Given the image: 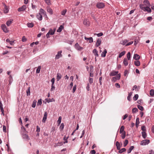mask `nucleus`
I'll list each match as a JSON object with an SVG mask.
<instances>
[{
  "instance_id": "nucleus-1",
  "label": "nucleus",
  "mask_w": 154,
  "mask_h": 154,
  "mask_svg": "<svg viewBox=\"0 0 154 154\" xmlns=\"http://www.w3.org/2000/svg\"><path fill=\"white\" fill-rule=\"evenodd\" d=\"M42 14L46 15L45 11L42 9L41 8L39 12V13L36 15V17L39 20H41L42 19Z\"/></svg>"
},
{
  "instance_id": "nucleus-2",
  "label": "nucleus",
  "mask_w": 154,
  "mask_h": 154,
  "mask_svg": "<svg viewBox=\"0 0 154 154\" xmlns=\"http://www.w3.org/2000/svg\"><path fill=\"white\" fill-rule=\"evenodd\" d=\"M104 4L103 2H99L97 3L96 7L100 9L105 7Z\"/></svg>"
},
{
  "instance_id": "nucleus-3",
  "label": "nucleus",
  "mask_w": 154,
  "mask_h": 154,
  "mask_svg": "<svg viewBox=\"0 0 154 154\" xmlns=\"http://www.w3.org/2000/svg\"><path fill=\"white\" fill-rule=\"evenodd\" d=\"M21 135L23 139L26 140H29L30 138L27 134L25 133Z\"/></svg>"
},
{
  "instance_id": "nucleus-4",
  "label": "nucleus",
  "mask_w": 154,
  "mask_h": 154,
  "mask_svg": "<svg viewBox=\"0 0 154 154\" xmlns=\"http://www.w3.org/2000/svg\"><path fill=\"white\" fill-rule=\"evenodd\" d=\"M1 27L3 32L5 33H7L8 32V29L5 25H2L1 26Z\"/></svg>"
},
{
  "instance_id": "nucleus-5",
  "label": "nucleus",
  "mask_w": 154,
  "mask_h": 154,
  "mask_svg": "<svg viewBox=\"0 0 154 154\" xmlns=\"http://www.w3.org/2000/svg\"><path fill=\"white\" fill-rule=\"evenodd\" d=\"M149 140H144L141 141L140 144L141 145H145L149 144Z\"/></svg>"
},
{
  "instance_id": "nucleus-6",
  "label": "nucleus",
  "mask_w": 154,
  "mask_h": 154,
  "mask_svg": "<svg viewBox=\"0 0 154 154\" xmlns=\"http://www.w3.org/2000/svg\"><path fill=\"white\" fill-rule=\"evenodd\" d=\"M21 129L20 132L21 135L28 132L27 131H26L25 128L23 125H21Z\"/></svg>"
},
{
  "instance_id": "nucleus-7",
  "label": "nucleus",
  "mask_w": 154,
  "mask_h": 154,
  "mask_svg": "<svg viewBox=\"0 0 154 154\" xmlns=\"http://www.w3.org/2000/svg\"><path fill=\"white\" fill-rule=\"evenodd\" d=\"M75 47L76 50L78 51H81L83 49V48L80 47L78 43L75 44Z\"/></svg>"
},
{
  "instance_id": "nucleus-8",
  "label": "nucleus",
  "mask_w": 154,
  "mask_h": 154,
  "mask_svg": "<svg viewBox=\"0 0 154 154\" xmlns=\"http://www.w3.org/2000/svg\"><path fill=\"white\" fill-rule=\"evenodd\" d=\"M62 52V51H60L58 52L57 54L55 56V59H58L60 57L62 56V55L61 54Z\"/></svg>"
},
{
  "instance_id": "nucleus-9",
  "label": "nucleus",
  "mask_w": 154,
  "mask_h": 154,
  "mask_svg": "<svg viewBox=\"0 0 154 154\" xmlns=\"http://www.w3.org/2000/svg\"><path fill=\"white\" fill-rule=\"evenodd\" d=\"M26 8V6L25 5H23L21 7L19 8L18 9V11H21L25 10Z\"/></svg>"
},
{
  "instance_id": "nucleus-10",
  "label": "nucleus",
  "mask_w": 154,
  "mask_h": 154,
  "mask_svg": "<svg viewBox=\"0 0 154 154\" xmlns=\"http://www.w3.org/2000/svg\"><path fill=\"white\" fill-rule=\"evenodd\" d=\"M47 115H48V113H47V112H45L44 115L43 117V118L42 121L43 122H44V123L45 122L46 119H47Z\"/></svg>"
},
{
  "instance_id": "nucleus-11",
  "label": "nucleus",
  "mask_w": 154,
  "mask_h": 154,
  "mask_svg": "<svg viewBox=\"0 0 154 154\" xmlns=\"http://www.w3.org/2000/svg\"><path fill=\"white\" fill-rule=\"evenodd\" d=\"M93 67L92 66H91L90 67V73L89 75H90V76L91 77H93L94 76V74L92 72L93 70Z\"/></svg>"
},
{
  "instance_id": "nucleus-12",
  "label": "nucleus",
  "mask_w": 154,
  "mask_h": 154,
  "mask_svg": "<svg viewBox=\"0 0 154 154\" xmlns=\"http://www.w3.org/2000/svg\"><path fill=\"white\" fill-rule=\"evenodd\" d=\"M149 7L150 6H146L145 7L143 11H147L149 13H150L151 12V10L149 8Z\"/></svg>"
},
{
  "instance_id": "nucleus-13",
  "label": "nucleus",
  "mask_w": 154,
  "mask_h": 154,
  "mask_svg": "<svg viewBox=\"0 0 154 154\" xmlns=\"http://www.w3.org/2000/svg\"><path fill=\"white\" fill-rule=\"evenodd\" d=\"M119 72L118 71H112L109 74L110 76H113L116 75Z\"/></svg>"
},
{
  "instance_id": "nucleus-14",
  "label": "nucleus",
  "mask_w": 154,
  "mask_h": 154,
  "mask_svg": "<svg viewBox=\"0 0 154 154\" xmlns=\"http://www.w3.org/2000/svg\"><path fill=\"white\" fill-rule=\"evenodd\" d=\"M123 63L125 66H128V60L127 59V58H124Z\"/></svg>"
},
{
  "instance_id": "nucleus-15",
  "label": "nucleus",
  "mask_w": 154,
  "mask_h": 154,
  "mask_svg": "<svg viewBox=\"0 0 154 154\" xmlns=\"http://www.w3.org/2000/svg\"><path fill=\"white\" fill-rule=\"evenodd\" d=\"M140 56L137 54H135L134 55L133 58L136 60H138L140 59Z\"/></svg>"
},
{
  "instance_id": "nucleus-16",
  "label": "nucleus",
  "mask_w": 154,
  "mask_h": 154,
  "mask_svg": "<svg viewBox=\"0 0 154 154\" xmlns=\"http://www.w3.org/2000/svg\"><path fill=\"white\" fill-rule=\"evenodd\" d=\"M85 39L87 40H89V42L91 43L93 42V39L92 37H90L89 38H87L85 36L84 37Z\"/></svg>"
},
{
  "instance_id": "nucleus-17",
  "label": "nucleus",
  "mask_w": 154,
  "mask_h": 154,
  "mask_svg": "<svg viewBox=\"0 0 154 154\" xmlns=\"http://www.w3.org/2000/svg\"><path fill=\"white\" fill-rule=\"evenodd\" d=\"M143 2L146 6H150V5L148 0H144Z\"/></svg>"
},
{
  "instance_id": "nucleus-18",
  "label": "nucleus",
  "mask_w": 154,
  "mask_h": 154,
  "mask_svg": "<svg viewBox=\"0 0 154 154\" xmlns=\"http://www.w3.org/2000/svg\"><path fill=\"white\" fill-rule=\"evenodd\" d=\"M83 23L86 26H89V22L88 20L86 19H85L84 20Z\"/></svg>"
},
{
  "instance_id": "nucleus-19",
  "label": "nucleus",
  "mask_w": 154,
  "mask_h": 154,
  "mask_svg": "<svg viewBox=\"0 0 154 154\" xmlns=\"http://www.w3.org/2000/svg\"><path fill=\"white\" fill-rule=\"evenodd\" d=\"M55 29H54V30H52V29H50L49 32L48 33H50L51 35H53L54 34V32L55 31Z\"/></svg>"
},
{
  "instance_id": "nucleus-20",
  "label": "nucleus",
  "mask_w": 154,
  "mask_h": 154,
  "mask_svg": "<svg viewBox=\"0 0 154 154\" xmlns=\"http://www.w3.org/2000/svg\"><path fill=\"white\" fill-rule=\"evenodd\" d=\"M101 43V40L100 39H98L97 41L96 46L98 47L100 45Z\"/></svg>"
},
{
  "instance_id": "nucleus-21",
  "label": "nucleus",
  "mask_w": 154,
  "mask_h": 154,
  "mask_svg": "<svg viewBox=\"0 0 154 154\" xmlns=\"http://www.w3.org/2000/svg\"><path fill=\"white\" fill-rule=\"evenodd\" d=\"M116 146L117 147V148L118 150H120L121 148V145L119 142L118 141H117L116 143Z\"/></svg>"
},
{
  "instance_id": "nucleus-22",
  "label": "nucleus",
  "mask_w": 154,
  "mask_h": 154,
  "mask_svg": "<svg viewBox=\"0 0 154 154\" xmlns=\"http://www.w3.org/2000/svg\"><path fill=\"white\" fill-rule=\"evenodd\" d=\"M107 53V51L106 49H105L103 52L101 54V56L102 57H105L106 56V54Z\"/></svg>"
},
{
  "instance_id": "nucleus-23",
  "label": "nucleus",
  "mask_w": 154,
  "mask_h": 154,
  "mask_svg": "<svg viewBox=\"0 0 154 154\" xmlns=\"http://www.w3.org/2000/svg\"><path fill=\"white\" fill-rule=\"evenodd\" d=\"M93 52L94 55L96 57H98L99 56L98 54V51L95 49H94L93 51Z\"/></svg>"
},
{
  "instance_id": "nucleus-24",
  "label": "nucleus",
  "mask_w": 154,
  "mask_h": 154,
  "mask_svg": "<svg viewBox=\"0 0 154 154\" xmlns=\"http://www.w3.org/2000/svg\"><path fill=\"white\" fill-rule=\"evenodd\" d=\"M63 26L62 25H60V26L59 27L58 29L57 30V32H60L63 29Z\"/></svg>"
},
{
  "instance_id": "nucleus-25",
  "label": "nucleus",
  "mask_w": 154,
  "mask_h": 154,
  "mask_svg": "<svg viewBox=\"0 0 154 154\" xmlns=\"http://www.w3.org/2000/svg\"><path fill=\"white\" fill-rule=\"evenodd\" d=\"M132 92H130L128 94V96L127 97V99L129 101H130L131 100V97L132 95Z\"/></svg>"
},
{
  "instance_id": "nucleus-26",
  "label": "nucleus",
  "mask_w": 154,
  "mask_h": 154,
  "mask_svg": "<svg viewBox=\"0 0 154 154\" xmlns=\"http://www.w3.org/2000/svg\"><path fill=\"white\" fill-rule=\"evenodd\" d=\"M143 138L144 139L147 136V134L146 132L142 131L141 132Z\"/></svg>"
},
{
  "instance_id": "nucleus-27",
  "label": "nucleus",
  "mask_w": 154,
  "mask_h": 154,
  "mask_svg": "<svg viewBox=\"0 0 154 154\" xmlns=\"http://www.w3.org/2000/svg\"><path fill=\"white\" fill-rule=\"evenodd\" d=\"M13 20H10L6 22V24L8 26H9L12 23Z\"/></svg>"
},
{
  "instance_id": "nucleus-28",
  "label": "nucleus",
  "mask_w": 154,
  "mask_h": 154,
  "mask_svg": "<svg viewBox=\"0 0 154 154\" xmlns=\"http://www.w3.org/2000/svg\"><path fill=\"white\" fill-rule=\"evenodd\" d=\"M125 129V127L124 126H122L120 129L119 132L120 133H122V132H123L124 131H125L124 130Z\"/></svg>"
},
{
  "instance_id": "nucleus-29",
  "label": "nucleus",
  "mask_w": 154,
  "mask_h": 154,
  "mask_svg": "<svg viewBox=\"0 0 154 154\" xmlns=\"http://www.w3.org/2000/svg\"><path fill=\"white\" fill-rule=\"evenodd\" d=\"M134 64L137 66H139L140 65V62L138 60H136L134 61Z\"/></svg>"
},
{
  "instance_id": "nucleus-30",
  "label": "nucleus",
  "mask_w": 154,
  "mask_h": 154,
  "mask_svg": "<svg viewBox=\"0 0 154 154\" xmlns=\"http://www.w3.org/2000/svg\"><path fill=\"white\" fill-rule=\"evenodd\" d=\"M63 144V143L62 142H58L54 146L55 147H56L57 146H60L62 145Z\"/></svg>"
},
{
  "instance_id": "nucleus-31",
  "label": "nucleus",
  "mask_w": 154,
  "mask_h": 154,
  "mask_svg": "<svg viewBox=\"0 0 154 154\" xmlns=\"http://www.w3.org/2000/svg\"><path fill=\"white\" fill-rule=\"evenodd\" d=\"M134 146H131L130 147L129 149L127 150V152L128 153H130L131 151L134 148Z\"/></svg>"
},
{
  "instance_id": "nucleus-32",
  "label": "nucleus",
  "mask_w": 154,
  "mask_h": 154,
  "mask_svg": "<svg viewBox=\"0 0 154 154\" xmlns=\"http://www.w3.org/2000/svg\"><path fill=\"white\" fill-rule=\"evenodd\" d=\"M4 12L5 13H7L8 11V9L7 6L5 5H4Z\"/></svg>"
},
{
  "instance_id": "nucleus-33",
  "label": "nucleus",
  "mask_w": 154,
  "mask_h": 154,
  "mask_svg": "<svg viewBox=\"0 0 154 154\" xmlns=\"http://www.w3.org/2000/svg\"><path fill=\"white\" fill-rule=\"evenodd\" d=\"M140 123L139 122V119L138 118H137L136 119V126L137 127L138 125Z\"/></svg>"
},
{
  "instance_id": "nucleus-34",
  "label": "nucleus",
  "mask_w": 154,
  "mask_h": 154,
  "mask_svg": "<svg viewBox=\"0 0 154 154\" xmlns=\"http://www.w3.org/2000/svg\"><path fill=\"white\" fill-rule=\"evenodd\" d=\"M30 87H29L26 91V95L27 96L30 95Z\"/></svg>"
},
{
  "instance_id": "nucleus-35",
  "label": "nucleus",
  "mask_w": 154,
  "mask_h": 154,
  "mask_svg": "<svg viewBox=\"0 0 154 154\" xmlns=\"http://www.w3.org/2000/svg\"><path fill=\"white\" fill-rule=\"evenodd\" d=\"M27 26L30 28L34 26V24L32 23H28L27 24Z\"/></svg>"
},
{
  "instance_id": "nucleus-36",
  "label": "nucleus",
  "mask_w": 154,
  "mask_h": 154,
  "mask_svg": "<svg viewBox=\"0 0 154 154\" xmlns=\"http://www.w3.org/2000/svg\"><path fill=\"white\" fill-rule=\"evenodd\" d=\"M125 51H123L122 52L119 54V57L120 58L121 57L125 55Z\"/></svg>"
},
{
  "instance_id": "nucleus-37",
  "label": "nucleus",
  "mask_w": 154,
  "mask_h": 154,
  "mask_svg": "<svg viewBox=\"0 0 154 154\" xmlns=\"http://www.w3.org/2000/svg\"><path fill=\"white\" fill-rule=\"evenodd\" d=\"M121 135V137L122 139H124L126 136V132L125 131H124L123 132H122Z\"/></svg>"
},
{
  "instance_id": "nucleus-38",
  "label": "nucleus",
  "mask_w": 154,
  "mask_h": 154,
  "mask_svg": "<svg viewBox=\"0 0 154 154\" xmlns=\"http://www.w3.org/2000/svg\"><path fill=\"white\" fill-rule=\"evenodd\" d=\"M119 150V153H122L123 152H125L126 151V149L125 148H123L122 149H120V150Z\"/></svg>"
},
{
  "instance_id": "nucleus-39",
  "label": "nucleus",
  "mask_w": 154,
  "mask_h": 154,
  "mask_svg": "<svg viewBox=\"0 0 154 154\" xmlns=\"http://www.w3.org/2000/svg\"><path fill=\"white\" fill-rule=\"evenodd\" d=\"M69 137H66V136H65L63 137V140L65 141L63 143L65 144V143H68L67 139H68Z\"/></svg>"
},
{
  "instance_id": "nucleus-40",
  "label": "nucleus",
  "mask_w": 154,
  "mask_h": 154,
  "mask_svg": "<svg viewBox=\"0 0 154 154\" xmlns=\"http://www.w3.org/2000/svg\"><path fill=\"white\" fill-rule=\"evenodd\" d=\"M131 53L130 52H128L127 54V59L129 60H130L131 58Z\"/></svg>"
},
{
  "instance_id": "nucleus-41",
  "label": "nucleus",
  "mask_w": 154,
  "mask_h": 154,
  "mask_svg": "<svg viewBox=\"0 0 154 154\" xmlns=\"http://www.w3.org/2000/svg\"><path fill=\"white\" fill-rule=\"evenodd\" d=\"M138 98V95L137 94H135L133 97V99L134 101L137 100Z\"/></svg>"
},
{
  "instance_id": "nucleus-42",
  "label": "nucleus",
  "mask_w": 154,
  "mask_h": 154,
  "mask_svg": "<svg viewBox=\"0 0 154 154\" xmlns=\"http://www.w3.org/2000/svg\"><path fill=\"white\" fill-rule=\"evenodd\" d=\"M61 75L59 73L57 74V81H59L61 78Z\"/></svg>"
},
{
  "instance_id": "nucleus-43",
  "label": "nucleus",
  "mask_w": 154,
  "mask_h": 154,
  "mask_svg": "<svg viewBox=\"0 0 154 154\" xmlns=\"http://www.w3.org/2000/svg\"><path fill=\"white\" fill-rule=\"evenodd\" d=\"M36 102H37V101L35 100H34L33 101L32 104V107L35 108V107Z\"/></svg>"
},
{
  "instance_id": "nucleus-44",
  "label": "nucleus",
  "mask_w": 154,
  "mask_h": 154,
  "mask_svg": "<svg viewBox=\"0 0 154 154\" xmlns=\"http://www.w3.org/2000/svg\"><path fill=\"white\" fill-rule=\"evenodd\" d=\"M47 11L49 13L51 14H52L53 13L52 10V9H51L49 7L47 8Z\"/></svg>"
},
{
  "instance_id": "nucleus-45",
  "label": "nucleus",
  "mask_w": 154,
  "mask_h": 154,
  "mask_svg": "<svg viewBox=\"0 0 154 154\" xmlns=\"http://www.w3.org/2000/svg\"><path fill=\"white\" fill-rule=\"evenodd\" d=\"M0 109H1L2 112H4V110L3 108L2 107V104L1 101H0Z\"/></svg>"
},
{
  "instance_id": "nucleus-46",
  "label": "nucleus",
  "mask_w": 154,
  "mask_h": 154,
  "mask_svg": "<svg viewBox=\"0 0 154 154\" xmlns=\"http://www.w3.org/2000/svg\"><path fill=\"white\" fill-rule=\"evenodd\" d=\"M150 95L151 96L154 95V90L153 89H151L150 91Z\"/></svg>"
},
{
  "instance_id": "nucleus-47",
  "label": "nucleus",
  "mask_w": 154,
  "mask_h": 154,
  "mask_svg": "<svg viewBox=\"0 0 154 154\" xmlns=\"http://www.w3.org/2000/svg\"><path fill=\"white\" fill-rule=\"evenodd\" d=\"M138 111V109L136 108H134L132 109V112L133 113H136Z\"/></svg>"
},
{
  "instance_id": "nucleus-48",
  "label": "nucleus",
  "mask_w": 154,
  "mask_h": 154,
  "mask_svg": "<svg viewBox=\"0 0 154 154\" xmlns=\"http://www.w3.org/2000/svg\"><path fill=\"white\" fill-rule=\"evenodd\" d=\"M6 42H9L10 45H13L14 41H10L9 39H7L6 40Z\"/></svg>"
},
{
  "instance_id": "nucleus-49",
  "label": "nucleus",
  "mask_w": 154,
  "mask_h": 154,
  "mask_svg": "<svg viewBox=\"0 0 154 154\" xmlns=\"http://www.w3.org/2000/svg\"><path fill=\"white\" fill-rule=\"evenodd\" d=\"M141 129L142 131L146 132V127L145 126L143 125L141 127Z\"/></svg>"
},
{
  "instance_id": "nucleus-50",
  "label": "nucleus",
  "mask_w": 154,
  "mask_h": 154,
  "mask_svg": "<svg viewBox=\"0 0 154 154\" xmlns=\"http://www.w3.org/2000/svg\"><path fill=\"white\" fill-rule=\"evenodd\" d=\"M41 69V66H38V68L36 69V72L37 73H38L40 72Z\"/></svg>"
},
{
  "instance_id": "nucleus-51",
  "label": "nucleus",
  "mask_w": 154,
  "mask_h": 154,
  "mask_svg": "<svg viewBox=\"0 0 154 154\" xmlns=\"http://www.w3.org/2000/svg\"><path fill=\"white\" fill-rule=\"evenodd\" d=\"M137 107L141 111H143V107L141 106L140 105H137Z\"/></svg>"
},
{
  "instance_id": "nucleus-52",
  "label": "nucleus",
  "mask_w": 154,
  "mask_h": 154,
  "mask_svg": "<svg viewBox=\"0 0 154 154\" xmlns=\"http://www.w3.org/2000/svg\"><path fill=\"white\" fill-rule=\"evenodd\" d=\"M128 41L127 40H125L123 41H122V43H121V44L123 45H126V43L128 42Z\"/></svg>"
},
{
  "instance_id": "nucleus-53",
  "label": "nucleus",
  "mask_w": 154,
  "mask_h": 154,
  "mask_svg": "<svg viewBox=\"0 0 154 154\" xmlns=\"http://www.w3.org/2000/svg\"><path fill=\"white\" fill-rule=\"evenodd\" d=\"M61 119H62V117L61 116H60L59 117L57 121V123H58V124L59 125H60L61 123Z\"/></svg>"
},
{
  "instance_id": "nucleus-54",
  "label": "nucleus",
  "mask_w": 154,
  "mask_h": 154,
  "mask_svg": "<svg viewBox=\"0 0 154 154\" xmlns=\"http://www.w3.org/2000/svg\"><path fill=\"white\" fill-rule=\"evenodd\" d=\"M128 143V140H126L124 143V146L125 147L126 146Z\"/></svg>"
},
{
  "instance_id": "nucleus-55",
  "label": "nucleus",
  "mask_w": 154,
  "mask_h": 154,
  "mask_svg": "<svg viewBox=\"0 0 154 154\" xmlns=\"http://www.w3.org/2000/svg\"><path fill=\"white\" fill-rule=\"evenodd\" d=\"M94 35H97L98 37H100L102 36L103 35V33L102 32H100L98 34L94 33Z\"/></svg>"
},
{
  "instance_id": "nucleus-56",
  "label": "nucleus",
  "mask_w": 154,
  "mask_h": 154,
  "mask_svg": "<svg viewBox=\"0 0 154 154\" xmlns=\"http://www.w3.org/2000/svg\"><path fill=\"white\" fill-rule=\"evenodd\" d=\"M89 82L90 84H91L93 82V79L92 78L89 77Z\"/></svg>"
},
{
  "instance_id": "nucleus-57",
  "label": "nucleus",
  "mask_w": 154,
  "mask_h": 154,
  "mask_svg": "<svg viewBox=\"0 0 154 154\" xmlns=\"http://www.w3.org/2000/svg\"><path fill=\"white\" fill-rule=\"evenodd\" d=\"M67 11L66 9L63 10L61 12V14L63 15H65Z\"/></svg>"
},
{
  "instance_id": "nucleus-58",
  "label": "nucleus",
  "mask_w": 154,
  "mask_h": 154,
  "mask_svg": "<svg viewBox=\"0 0 154 154\" xmlns=\"http://www.w3.org/2000/svg\"><path fill=\"white\" fill-rule=\"evenodd\" d=\"M42 104V99H40L38 100L37 105H41Z\"/></svg>"
},
{
  "instance_id": "nucleus-59",
  "label": "nucleus",
  "mask_w": 154,
  "mask_h": 154,
  "mask_svg": "<svg viewBox=\"0 0 154 154\" xmlns=\"http://www.w3.org/2000/svg\"><path fill=\"white\" fill-rule=\"evenodd\" d=\"M140 7L141 9L143 10H144L145 7H144V5L142 4H141L140 5Z\"/></svg>"
},
{
  "instance_id": "nucleus-60",
  "label": "nucleus",
  "mask_w": 154,
  "mask_h": 154,
  "mask_svg": "<svg viewBox=\"0 0 154 154\" xmlns=\"http://www.w3.org/2000/svg\"><path fill=\"white\" fill-rule=\"evenodd\" d=\"M55 89V87L54 86V85H51V91H54Z\"/></svg>"
},
{
  "instance_id": "nucleus-61",
  "label": "nucleus",
  "mask_w": 154,
  "mask_h": 154,
  "mask_svg": "<svg viewBox=\"0 0 154 154\" xmlns=\"http://www.w3.org/2000/svg\"><path fill=\"white\" fill-rule=\"evenodd\" d=\"M76 85H74L73 87V89H72V92L73 93H74L75 92L76 89Z\"/></svg>"
},
{
  "instance_id": "nucleus-62",
  "label": "nucleus",
  "mask_w": 154,
  "mask_h": 154,
  "mask_svg": "<svg viewBox=\"0 0 154 154\" xmlns=\"http://www.w3.org/2000/svg\"><path fill=\"white\" fill-rule=\"evenodd\" d=\"M51 82L52 83L51 85H54L55 82V79L54 78H53L51 79Z\"/></svg>"
},
{
  "instance_id": "nucleus-63",
  "label": "nucleus",
  "mask_w": 154,
  "mask_h": 154,
  "mask_svg": "<svg viewBox=\"0 0 154 154\" xmlns=\"http://www.w3.org/2000/svg\"><path fill=\"white\" fill-rule=\"evenodd\" d=\"M117 79L119 80L120 79L121 77V75L120 74H118L116 76V77Z\"/></svg>"
},
{
  "instance_id": "nucleus-64",
  "label": "nucleus",
  "mask_w": 154,
  "mask_h": 154,
  "mask_svg": "<svg viewBox=\"0 0 154 154\" xmlns=\"http://www.w3.org/2000/svg\"><path fill=\"white\" fill-rule=\"evenodd\" d=\"M64 125L63 123H62L61 124L60 126V128L61 130H63L64 128Z\"/></svg>"
}]
</instances>
